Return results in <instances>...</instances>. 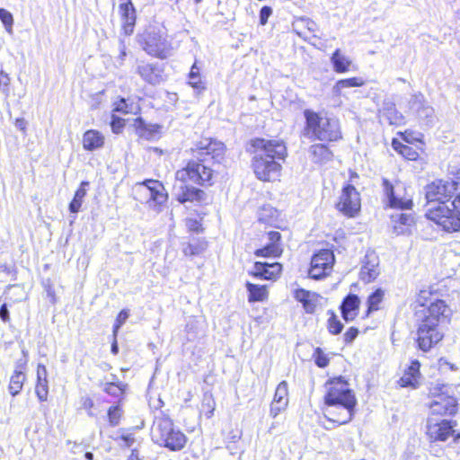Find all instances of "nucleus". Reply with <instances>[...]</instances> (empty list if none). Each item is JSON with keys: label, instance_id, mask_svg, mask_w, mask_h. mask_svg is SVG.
I'll list each match as a JSON object with an SVG mask.
<instances>
[{"label": "nucleus", "instance_id": "f257e3e1", "mask_svg": "<svg viewBox=\"0 0 460 460\" xmlns=\"http://www.w3.org/2000/svg\"><path fill=\"white\" fill-rule=\"evenodd\" d=\"M254 148L252 169L261 181H275L281 175L282 165L287 156V147L279 139L255 138L252 141Z\"/></svg>", "mask_w": 460, "mask_h": 460}, {"label": "nucleus", "instance_id": "f03ea898", "mask_svg": "<svg viewBox=\"0 0 460 460\" xmlns=\"http://www.w3.org/2000/svg\"><path fill=\"white\" fill-rule=\"evenodd\" d=\"M452 310L444 300L436 299L423 310V318L418 328V344L423 351L429 350L433 345L439 342L444 334L439 324L448 322Z\"/></svg>", "mask_w": 460, "mask_h": 460}, {"label": "nucleus", "instance_id": "7ed1b4c3", "mask_svg": "<svg viewBox=\"0 0 460 460\" xmlns=\"http://www.w3.org/2000/svg\"><path fill=\"white\" fill-rule=\"evenodd\" d=\"M213 171L209 167L190 162L186 167L178 170L175 173L177 183L174 185V195L180 203L195 202L203 199L204 192L187 183L205 184L209 182L212 178Z\"/></svg>", "mask_w": 460, "mask_h": 460}, {"label": "nucleus", "instance_id": "20e7f679", "mask_svg": "<svg viewBox=\"0 0 460 460\" xmlns=\"http://www.w3.org/2000/svg\"><path fill=\"white\" fill-rule=\"evenodd\" d=\"M307 134L321 141H336L341 137L339 120L305 110L304 112Z\"/></svg>", "mask_w": 460, "mask_h": 460}, {"label": "nucleus", "instance_id": "39448f33", "mask_svg": "<svg viewBox=\"0 0 460 460\" xmlns=\"http://www.w3.org/2000/svg\"><path fill=\"white\" fill-rule=\"evenodd\" d=\"M427 217L447 232L460 230V192L450 204H437L428 207Z\"/></svg>", "mask_w": 460, "mask_h": 460}, {"label": "nucleus", "instance_id": "423d86ee", "mask_svg": "<svg viewBox=\"0 0 460 460\" xmlns=\"http://www.w3.org/2000/svg\"><path fill=\"white\" fill-rule=\"evenodd\" d=\"M153 440L171 450H181L186 444V436L175 429L172 421L167 417L157 418L152 427Z\"/></svg>", "mask_w": 460, "mask_h": 460}, {"label": "nucleus", "instance_id": "0eeeda50", "mask_svg": "<svg viewBox=\"0 0 460 460\" xmlns=\"http://www.w3.org/2000/svg\"><path fill=\"white\" fill-rule=\"evenodd\" d=\"M382 190L387 207L396 209H411L413 202L404 182L399 180L382 178Z\"/></svg>", "mask_w": 460, "mask_h": 460}, {"label": "nucleus", "instance_id": "6e6552de", "mask_svg": "<svg viewBox=\"0 0 460 460\" xmlns=\"http://www.w3.org/2000/svg\"><path fill=\"white\" fill-rule=\"evenodd\" d=\"M450 387L444 384H435L429 389V394L432 398L429 403L430 415H452L457 411L456 399L448 395Z\"/></svg>", "mask_w": 460, "mask_h": 460}, {"label": "nucleus", "instance_id": "1a4fd4ad", "mask_svg": "<svg viewBox=\"0 0 460 460\" xmlns=\"http://www.w3.org/2000/svg\"><path fill=\"white\" fill-rule=\"evenodd\" d=\"M457 182L454 181L438 180L425 188V197L428 207L437 204H450L457 195Z\"/></svg>", "mask_w": 460, "mask_h": 460}, {"label": "nucleus", "instance_id": "9d476101", "mask_svg": "<svg viewBox=\"0 0 460 460\" xmlns=\"http://www.w3.org/2000/svg\"><path fill=\"white\" fill-rule=\"evenodd\" d=\"M326 394L324 402H345L347 405H356L357 399L349 383L342 376L330 379L325 384Z\"/></svg>", "mask_w": 460, "mask_h": 460}, {"label": "nucleus", "instance_id": "9b49d317", "mask_svg": "<svg viewBox=\"0 0 460 460\" xmlns=\"http://www.w3.org/2000/svg\"><path fill=\"white\" fill-rule=\"evenodd\" d=\"M225 145L217 140L204 138L191 148L192 154L199 160L208 162L209 160L219 163L225 154Z\"/></svg>", "mask_w": 460, "mask_h": 460}, {"label": "nucleus", "instance_id": "f8f14e48", "mask_svg": "<svg viewBox=\"0 0 460 460\" xmlns=\"http://www.w3.org/2000/svg\"><path fill=\"white\" fill-rule=\"evenodd\" d=\"M334 254L331 250L324 249L314 254L311 259L308 275L311 279H320L329 275L334 264Z\"/></svg>", "mask_w": 460, "mask_h": 460}, {"label": "nucleus", "instance_id": "ddd939ff", "mask_svg": "<svg viewBox=\"0 0 460 460\" xmlns=\"http://www.w3.org/2000/svg\"><path fill=\"white\" fill-rule=\"evenodd\" d=\"M360 207V196L356 188L352 185L343 187L336 204L337 209L343 215L353 217L359 212Z\"/></svg>", "mask_w": 460, "mask_h": 460}, {"label": "nucleus", "instance_id": "4468645a", "mask_svg": "<svg viewBox=\"0 0 460 460\" xmlns=\"http://www.w3.org/2000/svg\"><path fill=\"white\" fill-rule=\"evenodd\" d=\"M356 405H347L345 402H325L324 417L337 425L349 422L353 417Z\"/></svg>", "mask_w": 460, "mask_h": 460}, {"label": "nucleus", "instance_id": "2eb2a0df", "mask_svg": "<svg viewBox=\"0 0 460 460\" xmlns=\"http://www.w3.org/2000/svg\"><path fill=\"white\" fill-rule=\"evenodd\" d=\"M455 432L451 421L447 420H438L432 416L428 417L426 422V435L430 441H446L450 437H454Z\"/></svg>", "mask_w": 460, "mask_h": 460}, {"label": "nucleus", "instance_id": "dca6fc26", "mask_svg": "<svg viewBox=\"0 0 460 460\" xmlns=\"http://www.w3.org/2000/svg\"><path fill=\"white\" fill-rule=\"evenodd\" d=\"M144 49L153 57L164 59L171 55L172 48L165 37L155 32H148L145 39Z\"/></svg>", "mask_w": 460, "mask_h": 460}, {"label": "nucleus", "instance_id": "f3484780", "mask_svg": "<svg viewBox=\"0 0 460 460\" xmlns=\"http://www.w3.org/2000/svg\"><path fill=\"white\" fill-rule=\"evenodd\" d=\"M142 185L146 187V190L149 192L150 199L148 201V206L156 213H159L162 209V206L167 200V193L164 191V188L163 184L155 180H146Z\"/></svg>", "mask_w": 460, "mask_h": 460}, {"label": "nucleus", "instance_id": "a211bd4d", "mask_svg": "<svg viewBox=\"0 0 460 460\" xmlns=\"http://www.w3.org/2000/svg\"><path fill=\"white\" fill-rule=\"evenodd\" d=\"M137 72L144 81L153 85L159 84L164 80V69L157 63L140 62Z\"/></svg>", "mask_w": 460, "mask_h": 460}, {"label": "nucleus", "instance_id": "6ab92c4d", "mask_svg": "<svg viewBox=\"0 0 460 460\" xmlns=\"http://www.w3.org/2000/svg\"><path fill=\"white\" fill-rule=\"evenodd\" d=\"M380 273L379 258L375 252H368L365 255L360 270V279L365 282L375 280Z\"/></svg>", "mask_w": 460, "mask_h": 460}, {"label": "nucleus", "instance_id": "aec40b11", "mask_svg": "<svg viewBox=\"0 0 460 460\" xmlns=\"http://www.w3.org/2000/svg\"><path fill=\"white\" fill-rule=\"evenodd\" d=\"M288 405V385L286 381L280 382L275 391L273 402L270 409V415L276 418Z\"/></svg>", "mask_w": 460, "mask_h": 460}, {"label": "nucleus", "instance_id": "412c9836", "mask_svg": "<svg viewBox=\"0 0 460 460\" xmlns=\"http://www.w3.org/2000/svg\"><path fill=\"white\" fill-rule=\"evenodd\" d=\"M282 266L280 263L255 262L252 275L256 278L275 280L280 274Z\"/></svg>", "mask_w": 460, "mask_h": 460}, {"label": "nucleus", "instance_id": "4be33fe9", "mask_svg": "<svg viewBox=\"0 0 460 460\" xmlns=\"http://www.w3.org/2000/svg\"><path fill=\"white\" fill-rule=\"evenodd\" d=\"M379 119L381 122H387L389 125L400 126L404 123V118L392 102H384L379 110Z\"/></svg>", "mask_w": 460, "mask_h": 460}, {"label": "nucleus", "instance_id": "5701e85b", "mask_svg": "<svg viewBox=\"0 0 460 460\" xmlns=\"http://www.w3.org/2000/svg\"><path fill=\"white\" fill-rule=\"evenodd\" d=\"M360 299L357 295L349 294L341 305V314L345 321H352L358 314Z\"/></svg>", "mask_w": 460, "mask_h": 460}, {"label": "nucleus", "instance_id": "b1692460", "mask_svg": "<svg viewBox=\"0 0 460 460\" xmlns=\"http://www.w3.org/2000/svg\"><path fill=\"white\" fill-rule=\"evenodd\" d=\"M119 12L123 21V30L126 35L133 32L136 22V11L130 1L119 4Z\"/></svg>", "mask_w": 460, "mask_h": 460}, {"label": "nucleus", "instance_id": "393cba45", "mask_svg": "<svg viewBox=\"0 0 460 460\" xmlns=\"http://www.w3.org/2000/svg\"><path fill=\"white\" fill-rule=\"evenodd\" d=\"M420 363L417 360L411 362V366L404 371L398 381L402 387L416 388L420 383Z\"/></svg>", "mask_w": 460, "mask_h": 460}, {"label": "nucleus", "instance_id": "a878e982", "mask_svg": "<svg viewBox=\"0 0 460 460\" xmlns=\"http://www.w3.org/2000/svg\"><path fill=\"white\" fill-rule=\"evenodd\" d=\"M365 84L361 77H351L337 81L332 88V93L334 98H340L344 95V89L350 87H359Z\"/></svg>", "mask_w": 460, "mask_h": 460}, {"label": "nucleus", "instance_id": "bb28decb", "mask_svg": "<svg viewBox=\"0 0 460 460\" xmlns=\"http://www.w3.org/2000/svg\"><path fill=\"white\" fill-rule=\"evenodd\" d=\"M104 144V137L97 130H87L83 136V146L85 150L93 151Z\"/></svg>", "mask_w": 460, "mask_h": 460}, {"label": "nucleus", "instance_id": "cd10ccee", "mask_svg": "<svg viewBox=\"0 0 460 460\" xmlns=\"http://www.w3.org/2000/svg\"><path fill=\"white\" fill-rule=\"evenodd\" d=\"M411 108L415 111L420 118H432L434 110L427 105L422 94H415L412 96L411 102Z\"/></svg>", "mask_w": 460, "mask_h": 460}, {"label": "nucleus", "instance_id": "c85d7f7f", "mask_svg": "<svg viewBox=\"0 0 460 460\" xmlns=\"http://www.w3.org/2000/svg\"><path fill=\"white\" fill-rule=\"evenodd\" d=\"M295 298L303 304L306 313L312 314L316 307L317 295L305 289H297L295 292Z\"/></svg>", "mask_w": 460, "mask_h": 460}, {"label": "nucleus", "instance_id": "c756f323", "mask_svg": "<svg viewBox=\"0 0 460 460\" xmlns=\"http://www.w3.org/2000/svg\"><path fill=\"white\" fill-rule=\"evenodd\" d=\"M310 157L314 163L324 164L332 159V154L329 148L323 144L311 146L309 149Z\"/></svg>", "mask_w": 460, "mask_h": 460}, {"label": "nucleus", "instance_id": "7c9ffc66", "mask_svg": "<svg viewBox=\"0 0 460 460\" xmlns=\"http://www.w3.org/2000/svg\"><path fill=\"white\" fill-rule=\"evenodd\" d=\"M394 224V231L396 234H404L406 227L413 223V217L408 213L395 214L391 217Z\"/></svg>", "mask_w": 460, "mask_h": 460}, {"label": "nucleus", "instance_id": "2f4dec72", "mask_svg": "<svg viewBox=\"0 0 460 460\" xmlns=\"http://www.w3.org/2000/svg\"><path fill=\"white\" fill-rule=\"evenodd\" d=\"M294 30L299 37L307 40L308 35L305 30L309 33H314L317 31V25L308 18H301L294 23Z\"/></svg>", "mask_w": 460, "mask_h": 460}, {"label": "nucleus", "instance_id": "473e14b6", "mask_svg": "<svg viewBox=\"0 0 460 460\" xmlns=\"http://www.w3.org/2000/svg\"><path fill=\"white\" fill-rule=\"evenodd\" d=\"M331 62L333 65V69L337 73H346L349 70L351 60L342 55L340 49H336L331 57Z\"/></svg>", "mask_w": 460, "mask_h": 460}, {"label": "nucleus", "instance_id": "72a5a7b5", "mask_svg": "<svg viewBox=\"0 0 460 460\" xmlns=\"http://www.w3.org/2000/svg\"><path fill=\"white\" fill-rule=\"evenodd\" d=\"M189 84L197 91L198 93H202L206 89L205 83L202 81L200 75V69L198 67L197 63L195 62L190 71L188 76Z\"/></svg>", "mask_w": 460, "mask_h": 460}, {"label": "nucleus", "instance_id": "f704fd0d", "mask_svg": "<svg viewBox=\"0 0 460 460\" xmlns=\"http://www.w3.org/2000/svg\"><path fill=\"white\" fill-rule=\"evenodd\" d=\"M246 288L249 292V302L264 301L267 299L268 290L266 286H259L247 282Z\"/></svg>", "mask_w": 460, "mask_h": 460}, {"label": "nucleus", "instance_id": "c9c22d12", "mask_svg": "<svg viewBox=\"0 0 460 460\" xmlns=\"http://www.w3.org/2000/svg\"><path fill=\"white\" fill-rule=\"evenodd\" d=\"M393 148L410 161H415L419 157L418 152L411 146L404 145L397 139L392 142Z\"/></svg>", "mask_w": 460, "mask_h": 460}, {"label": "nucleus", "instance_id": "e433bc0d", "mask_svg": "<svg viewBox=\"0 0 460 460\" xmlns=\"http://www.w3.org/2000/svg\"><path fill=\"white\" fill-rule=\"evenodd\" d=\"M26 379L25 374L21 370H15L11 376L9 384V392L13 396L17 395L22 389Z\"/></svg>", "mask_w": 460, "mask_h": 460}, {"label": "nucleus", "instance_id": "4c0bfd02", "mask_svg": "<svg viewBox=\"0 0 460 460\" xmlns=\"http://www.w3.org/2000/svg\"><path fill=\"white\" fill-rule=\"evenodd\" d=\"M89 183L87 181H83L75 191V197L69 205V210L72 213H77L80 210L83 200L86 195L85 186Z\"/></svg>", "mask_w": 460, "mask_h": 460}, {"label": "nucleus", "instance_id": "58836bf2", "mask_svg": "<svg viewBox=\"0 0 460 460\" xmlns=\"http://www.w3.org/2000/svg\"><path fill=\"white\" fill-rule=\"evenodd\" d=\"M283 252L280 243H267L263 248L258 249L255 255L262 257H279Z\"/></svg>", "mask_w": 460, "mask_h": 460}, {"label": "nucleus", "instance_id": "ea45409f", "mask_svg": "<svg viewBox=\"0 0 460 460\" xmlns=\"http://www.w3.org/2000/svg\"><path fill=\"white\" fill-rule=\"evenodd\" d=\"M208 247L205 241H198L195 243H186L182 248V252L185 256H195L201 254Z\"/></svg>", "mask_w": 460, "mask_h": 460}, {"label": "nucleus", "instance_id": "a19ab883", "mask_svg": "<svg viewBox=\"0 0 460 460\" xmlns=\"http://www.w3.org/2000/svg\"><path fill=\"white\" fill-rule=\"evenodd\" d=\"M385 296V291L381 288H377L367 298V314L373 311L379 309V305L383 301Z\"/></svg>", "mask_w": 460, "mask_h": 460}, {"label": "nucleus", "instance_id": "79ce46f5", "mask_svg": "<svg viewBox=\"0 0 460 460\" xmlns=\"http://www.w3.org/2000/svg\"><path fill=\"white\" fill-rule=\"evenodd\" d=\"M35 393L40 402H45L48 399L49 394V382L48 379L37 380Z\"/></svg>", "mask_w": 460, "mask_h": 460}, {"label": "nucleus", "instance_id": "37998d69", "mask_svg": "<svg viewBox=\"0 0 460 460\" xmlns=\"http://www.w3.org/2000/svg\"><path fill=\"white\" fill-rule=\"evenodd\" d=\"M138 107L135 103L128 104L125 99H120L115 103L114 111H120L123 113H136Z\"/></svg>", "mask_w": 460, "mask_h": 460}, {"label": "nucleus", "instance_id": "c03bdc74", "mask_svg": "<svg viewBox=\"0 0 460 460\" xmlns=\"http://www.w3.org/2000/svg\"><path fill=\"white\" fill-rule=\"evenodd\" d=\"M0 20L2 22V23L4 24L6 31L8 33H12L13 32V14L4 9V8H0Z\"/></svg>", "mask_w": 460, "mask_h": 460}, {"label": "nucleus", "instance_id": "a18cd8bd", "mask_svg": "<svg viewBox=\"0 0 460 460\" xmlns=\"http://www.w3.org/2000/svg\"><path fill=\"white\" fill-rule=\"evenodd\" d=\"M313 358L315 363V365L319 367H325L329 364V358L328 356L323 351L322 349L316 348L314 354Z\"/></svg>", "mask_w": 460, "mask_h": 460}, {"label": "nucleus", "instance_id": "49530a36", "mask_svg": "<svg viewBox=\"0 0 460 460\" xmlns=\"http://www.w3.org/2000/svg\"><path fill=\"white\" fill-rule=\"evenodd\" d=\"M343 328V324L338 320L334 313H331L328 319V330L332 334H339Z\"/></svg>", "mask_w": 460, "mask_h": 460}, {"label": "nucleus", "instance_id": "de8ad7c7", "mask_svg": "<svg viewBox=\"0 0 460 460\" xmlns=\"http://www.w3.org/2000/svg\"><path fill=\"white\" fill-rule=\"evenodd\" d=\"M121 417V409L119 406L111 407L108 411V418L111 426H117Z\"/></svg>", "mask_w": 460, "mask_h": 460}, {"label": "nucleus", "instance_id": "09e8293b", "mask_svg": "<svg viewBox=\"0 0 460 460\" xmlns=\"http://www.w3.org/2000/svg\"><path fill=\"white\" fill-rule=\"evenodd\" d=\"M10 76L4 70L0 71V91L5 95H9V85H10Z\"/></svg>", "mask_w": 460, "mask_h": 460}, {"label": "nucleus", "instance_id": "8fccbe9b", "mask_svg": "<svg viewBox=\"0 0 460 460\" xmlns=\"http://www.w3.org/2000/svg\"><path fill=\"white\" fill-rule=\"evenodd\" d=\"M128 315H129V314L127 310L120 311V313L119 314V315L117 317L116 323L113 327L114 337H116L119 329L127 321V319L128 318Z\"/></svg>", "mask_w": 460, "mask_h": 460}, {"label": "nucleus", "instance_id": "3c124183", "mask_svg": "<svg viewBox=\"0 0 460 460\" xmlns=\"http://www.w3.org/2000/svg\"><path fill=\"white\" fill-rule=\"evenodd\" d=\"M186 226H187L188 230L190 232L199 233V232L202 231L201 224H200L199 220H198L196 218H187L186 219Z\"/></svg>", "mask_w": 460, "mask_h": 460}, {"label": "nucleus", "instance_id": "603ef678", "mask_svg": "<svg viewBox=\"0 0 460 460\" xmlns=\"http://www.w3.org/2000/svg\"><path fill=\"white\" fill-rule=\"evenodd\" d=\"M272 13V9L269 6H263L260 12V22L261 25H265L268 22L269 17Z\"/></svg>", "mask_w": 460, "mask_h": 460}, {"label": "nucleus", "instance_id": "864d4df0", "mask_svg": "<svg viewBox=\"0 0 460 460\" xmlns=\"http://www.w3.org/2000/svg\"><path fill=\"white\" fill-rule=\"evenodd\" d=\"M104 391L109 394L117 396L121 394L122 390L118 385L114 383H108L105 385Z\"/></svg>", "mask_w": 460, "mask_h": 460}, {"label": "nucleus", "instance_id": "5fc2aeb1", "mask_svg": "<svg viewBox=\"0 0 460 460\" xmlns=\"http://www.w3.org/2000/svg\"><path fill=\"white\" fill-rule=\"evenodd\" d=\"M358 334V331L357 328L350 327L345 333H344V341L346 343L352 342L356 337Z\"/></svg>", "mask_w": 460, "mask_h": 460}, {"label": "nucleus", "instance_id": "6e6d98bb", "mask_svg": "<svg viewBox=\"0 0 460 460\" xmlns=\"http://www.w3.org/2000/svg\"><path fill=\"white\" fill-rule=\"evenodd\" d=\"M127 56V53H126V47L123 43H120L119 44V56L116 58V64L118 66H122L123 65V62L125 60V58Z\"/></svg>", "mask_w": 460, "mask_h": 460}, {"label": "nucleus", "instance_id": "4d7b16f0", "mask_svg": "<svg viewBox=\"0 0 460 460\" xmlns=\"http://www.w3.org/2000/svg\"><path fill=\"white\" fill-rule=\"evenodd\" d=\"M48 371L44 365L39 364L37 367V380L48 379Z\"/></svg>", "mask_w": 460, "mask_h": 460}, {"label": "nucleus", "instance_id": "13d9d810", "mask_svg": "<svg viewBox=\"0 0 460 460\" xmlns=\"http://www.w3.org/2000/svg\"><path fill=\"white\" fill-rule=\"evenodd\" d=\"M438 365H439V368L441 370H446L447 368H449L451 370H456L457 369V367L454 364L448 362L445 358H440L439 361H438Z\"/></svg>", "mask_w": 460, "mask_h": 460}, {"label": "nucleus", "instance_id": "bf43d9fd", "mask_svg": "<svg viewBox=\"0 0 460 460\" xmlns=\"http://www.w3.org/2000/svg\"><path fill=\"white\" fill-rule=\"evenodd\" d=\"M0 318L4 323L10 321L9 311L6 304L2 305L0 307Z\"/></svg>", "mask_w": 460, "mask_h": 460}, {"label": "nucleus", "instance_id": "052dcab7", "mask_svg": "<svg viewBox=\"0 0 460 460\" xmlns=\"http://www.w3.org/2000/svg\"><path fill=\"white\" fill-rule=\"evenodd\" d=\"M268 236H269V241H270L269 243H279L281 235L279 232H277V231L270 232Z\"/></svg>", "mask_w": 460, "mask_h": 460}, {"label": "nucleus", "instance_id": "680f3d73", "mask_svg": "<svg viewBox=\"0 0 460 460\" xmlns=\"http://www.w3.org/2000/svg\"><path fill=\"white\" fill-rule=\"evenodd\" d=\"M275 212H276V211H275V210H273V208H270V207H269V208H263L261 209V215H260L259 219H260L261 221H263V222L267 223L268 221L263 217V213H269V215L272 216Z\"/></svg>", "mask_w": 460, "mask_h": 460}, {"label": "nucleus", "instance_id": "e2e57ef3", "mask_svg": "<svg viewBox=\"0 0 460 460\" xmlns=\"http://www.w3.org/2000/svg\"><path fill=\"white\" fill-rule=\"evenodd\" d=\"M123 126V123L121 122V120L119 119H116L114 117H113V120H112V123H111V127H112V130L113 132L115 133H119V128Z\"/></svg>", "mask_w": 460, "mask_h": 460}, {"label": "nucleus", "instance_id": "0e129e2a", "mask_svg": "<svg viewBox=\"0 0 460 460\" xmlns=\"http://www.w3.org/2000/svg\"><path fill=\"white\" fill-rule=\"evenodd\" d=\"M121 439L124 441L126 447H131L135 440L131 435L122 436Z\"/></svg>", "mask_w": 460, "mask_h": 460}, {"label": "nucleus", "instance_id": "69168bd1", "mask_svg": "<svg viewBox=\"0 0 460 460\" xmlns=\"http://www.w3.org/2000/svg\"><path fill=\"white\" fill-rule=\"evenodd\" d=\"M402 136L403 140L407 143H411L412 140H419L418 137H413L411 132L405 131L403 134H402Z\"/></svg>", "mask_w": 460, "mask_h": 460}, {"label": "nucleus", "instance_id": "338daca9", "mask_svg": "<svg viewBox=\"0 0 460 460\" xmlns=\"http://www.w3.org/2000/svg\"><path fill=\"white\" fill-rule=\"evenodd\" d=\"M15 126L19 128L21 130L25 129V121L23 119H17L15 120Z\"/></svg>", "mask_w": 460, "mask_h": 460}, {"label": "nucleus", "instance_id": "774afa93", "mask_svg": "<svg viewBox=\"0 0 460 460\" xmlns=\"http://www.w3.org/2000/svg\"><path fill=\"white\" fill-rule=\"evenodd\" d=\"M128 460H140L139 457H138V454L133 450L131 452V455L128 456Z\"/></svg>", "mask_w": 460, "mask_h": 460}]
</instances>
